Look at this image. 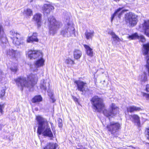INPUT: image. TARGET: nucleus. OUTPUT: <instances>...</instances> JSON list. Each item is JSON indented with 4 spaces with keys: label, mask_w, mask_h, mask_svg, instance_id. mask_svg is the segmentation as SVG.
<instances>
[{
    "label": "nucleus",
    "mask_w": 149,
    "mask_h": 149,
    "mask_svg": "<svg viewBox=\"0 0 149 149\" xmlns=\"http://www.w3.org/2000/svg\"><path fill=\"white\" fill-rule=\"evenodd\" d=\"M27 79L26 77H20L15 79L16 84L20 88L22 91L24 89L27 88L30 89L33 87L36 83L38 77L36 74L31 73L27 75Z\"/></svg>",
    "instance_id": "1"
},
{
    "label": "nucleus",
    "mask_w": 149,
    "mask_h": 149,
    "mask_svg": "<svg viewBox=\"0 0 149 149\" xmlns=\"http://www.w3.org/2000/svg\"><path fill=\"white\" fill-rule=\"evenodd\" d=\"M38 122L37 133L39 135L42 134L44 136H48L51 139L53 138V135L47 120L40 116L36 117Z\"/></svg>",
    "instance_id": "2"
},
{
    "label": "nucleus",
    "mask_w": 149,
    "mask_h": 149,
    "mask_svg": "<svg viewBox=\"0 0 149 149\" xmlns=\"http://www.w3.org/2000/svg\"><path fill=\"white\" fill-rule=\"evenodd\" d=\"M47 22L49 33L53 36L56 33L58 29L62 25L61 22L57 21L52 16H50L48 18Z\"/></svg>",
    "instance_id": "3"
},
{
    "label": "nucleus",
    "mask_w": 149,
    "mask_h": 149,
    "mask_svg": "<svg viewBox=\"0 0 149 149\" xmlns=\"http://www.w3.org/2000/svg\"><path fill=\"white\" fill-rule=\"evenodd\" d=\"M93 109L95 112H101L104 107L103 100L97 96L93 97L91 100Z\"/></svg>",
    "instance_id": "4"
},
{
    "label": "nucleus",
    "mask_w": 149,
    "mask_h": 149,
    "mask_svg": "<svg viewBox=\"0 0 149 149\" xmlns=\"http://www.w3.org/2000/svg\"><path fill=\"white\" fill-rule=\"evenodd\" d=\"M61 34L63 36L69 37L75 36V30L73 24L68 23L61 31Z\"/></svg>",
    "instance_id": "5"
},
{
    "label": "nucleus",
    "mask_w": 149,
    "mask_h": 149,
    "mask_svg": "<svg viewBox=\"0 0 149 149\" xmlns=\"http://www.w3.org/2000/svg\"><path fill=\"white\" fill-rule=\"evenodd\" d=\"M110 109L108 110L104 109L103 111V114L109 119L113 117L118 113L119 109L118 107L114 103H112L110 105Z\"/></svg>",
    "instance_id": "6"
},
{
    "label": "nucleus",
    "mask_w": 149,
    "mask_h": 149,
    "mask_svg": "<svg viewBox=\"0 0 149 149\" xmlns=\"http://www.w3.org/2000/svg\"><path fill=\"white\" fill-rule=\"evenodd\" d=\"M137 16L134 13L129 12L125 15V20L127 24H129L131 26H134L137 24Z\"/></svg>",
    "instance_id": "7"
},
{
    "label": "nucleus",
    "mask_w": 149,
    "mask_h": 149,
    "mask_svg": "<svg viewBox=\"0 0 149 149\" xmlns=\"http://www.w3.org/2000/svg\"><path fill=\"white\" fill-rule=\"evenodd\" d=\"M10 34L13 36L11 38L14 45H19L23 43L22 38L21 37L19 33L13 30H12L10 32Z\"/></svg>",
    "instance_id": "8"
},
{
    "label": "nucleus",
    "mask_w": 149,
    "mask_h": 149,
    "mask_svg": "<svg viewBox=\"0 0 149 149\" xmlns=\"http://www.w3.org/2000/svg\"><path fill=\"white\" fill-rule=\"evenodd\" d=\"M120 125L118 123L111 122L107 125V128L111 134L114 135L120 129Z\"/></svg>",
    "instance_id": "9"
},
{
    "label": "nucleus",
    "mask_w": 149,
    "mask_h": 149,
    "mask_svg": "<svg viewBox=\"0 0 149 149\" xmlns=\"http://www.w3.org/2000/svg\"><path fill=\"white\" fill-rule=\"evenodd\" d=\"M42 57H39L38 58L39 59L36 61L34 64L30 65V69L31 71L37 72L38 70V68L44 65L45 60Z\"/></svg>",
    "instance_id": "10"
},
{
    "label": "nucleus",
    "mask_w": 149,
    "mask_h": 149,
    "mask_svg": "<svg viewBox=\"0 0 149 149\" xmlns=\"http://www.w3.org/2000/svg\"><path fill=\"white\" fill-rule=\"evenodd\" d=\"M6 54L7 57L9 58H16L20 56V53L17 50L12 48L7 49Z\"/></svg>",
    "instance_id": "11"
},
{
    "label": "nucleus",
    "mask_w": 149,
    "mask_h": 149,
    "mask_svg": "<svg viewBox=\"0 0 149 149\" xmlns=\"http://www.w3.org/2000/svg\"><path fill=\"white\" fill-rule=\"evenodd\" d=\"M28 56L30 59L38 58L42 57V54L40 52L36 50H29L28 53Z\"/></svg>",
    "instance_id": "12"
},
{
    "label": "nucleus",
    "mask_w": 149,
    "mask_h": 149,
    "mask_svg": "<svg viewBox=\"0 0 149 149\" xmlns=\"http://www.w3.org/2000/svg\"><path fill=\"white\" fill-rule=\"evenodd\" d=\"M74 83L77 85V88L79 91L84 92L88 90L86 83L78 81H75Z\"/></svg>",
    "instance_id": "13"
},
{
    "label": "nucleus",
    "mask_w": 149,
    "mask_h": 149,
    "mask_svg": "<svg viewBox=\"0 0 149 149\" xmlns=\"http://www.w3.org/2000/svg\"><path fill=\"white\" fill-rule=\"evenodd\" d=\"M127 38L130 40L138 39L143 42H144L145 41V39L143 36H139L137 33H134L131 35L129 36Z\"/></svg>",
    "instance_id": "14"
},
{
    "label": "nucleus",
    "mask_w": 149,
    "mask_h": 149,
    "mask_svg": "<svg viewBox=\"0 0 149 149\" xmlns=\"http://www.w3.org/2000/svg\"><path fill=\"white\" fill-rule=\"evenodd\" d=\"M54 9V7L50 4H44L42 7V10L45 14L49 13Z\"/></svg>",
    "instance_id": "15"
},
{
    "label": "nucleus",
    "mask_w": 149,
    "mask_h": 149,
    "mask_svg": "<svg viewBox=\"0 0 149 149\" xmlns=\"http://www.w3.org/2000/svg\"><path fill=\"white\" fill-rule=\"evenodd\" d=\"M0 40L3 43L6 42L7 39L2 25L0 24Z\"/></svg>",
    "instance_id": "16"
},
{
    "label": "nucleus",
    "mask_w": 149,
    "mask_h": 149,
    "mask_svg": "<svg viewBox=\"0 0 149 149\" xmlns=\"http://www.w3.org/2000/svg\"><path fill=\"white\" fill-rule=\"evenodd\" d=\"M130 120L134 123H136L137 125L139 127L140 126V118L137 115L134 114L130 115Z\"/></svg>",
    "instance_id": "17"
},
{
    "label": "nucleus",
    "mask_w": 149,
    "mask_h": 149,
    "mask_svg": "<svg viewBox=\"0 0 149 149\" xmlns=\"http://www.w3.org/2000/svg\"><path fill=\"white\" fill-rule=\"evenodd\" d=\"M41 15L39 13L36 14L33 16V20L37 24L38 27L41 26Z\"/></svg>",
    "instance_id": "18"
},
{
    "label": "nucleus",
    "mask_w": 149,
    "mask_h": 149,
    "mask_svg": "<svg viewBox=\"0 0 149 149\" xmlns=\"http://www.w3.org/2000/svg\"><path fill=\"white\" fill-rule=\"evenodd\" d=\"M143 28L145 31V34L149 37V20L144 21Z\"/></svg>",
    "instance_id": "19"
},
{
    "label": "nucleus",
    "mask_w": 149,
    "mask_h": 149,
    "mask_svg": "<svg viewBox=\"0 0 149 149\" xmlns=\"http://www.w3.org/2000/svg\"><path fill=\"white\" fill-rule=\"evenodd\" d=\"M122 9V8H119L114 12V13L113 15L111 17V22H112L115 17L117 15H118V18H120L121 15L123 14L124 11L123 10H121Z\"/></svg>",
    "instance_id": "20"
},
{
    "label": "nucleus",
    "mask_w": 149,
    "mask_h": 149,
    "mask_svg": "<svg viewBox=\"0 0 149 149\" xmlns=\"http://www.w3.org/2000/svg\"><path fill=\"white\" fill-rule=\"evenodd\" d=\"M37 33H33V35L31 36L28 37L27 42H32L34 41L37 42L38 40L37 38Z\"/></svg>",
    "instance_id": "21"
},
{
    "label": "nucleus",
    "mask_w": 149,
    "mask_h": 149,
    "mask_svg": "<svg viewBox=\"0 0 149 149\" xmlns=\"http://www.w3.org/2000/svg\"><path fill=\"white\" fill-rule=\"evenodd\" d=\"M127 110L128 112H132L134 111H139L141 110V108L132 106H130L127 108Z\"/></svg>",
    "instance_id": "22"
},
{
    "label": "nucleus",
    "mask_w": 149,
    "mask_h": 149,
    "mask_svg": "<svg viewBox=\"0 0 149 149\" xmlns=\"http://www.w3.org/2000/svg\"><path fill=\"white\" fill-rule=\"evenodd\" d=\"M109 33L111 36V38L113 39V41L117 43L122 41L119 37L113 32L111 31L109 32Z\"/></svg>",
    "instance_id": "23"
},
{
    "label": "nucleus",
    "mask_w": 149,
    "mask_h": 149,
    "mask_svg": "<svg viewBox=\"0 0 149 149\" xmlns=\"http://www.w3.org/2000/svg\"><path fill=\"white\" fill-rule=\"evenodd\" d=\"M82 54V52L80 50L75 49L74 51V57L76 59H79L81 56Z\"/></svg>",
    "instance_id": "24"
},
{
    "label": "nucleus",
    "mask_w": 149,
    "mask_h": 149,
    "mask_svg": "<svg viewBox=\"0 0 149 149\" xmlns=\"http://www.w3.org/2000/svg\"><path fill=\"white\" fill-rule=\"evenodd\" d=\"M94 33L93 30L86 31L85 34L86 38L88 40L91 39L93 36Z\"/></svg>",
    "instance_id": "25"
},
{
    "label": "nucleus",
    "mask_w": 149,
    "mask_h": 149,
    "mask_svg": "<svg viewBox=\"0 0 149 149\" xmlns=\"http://www.w3.org/2000/svg\"><path fill=\"white\" fill-rule=\"evenodd\" d=\"M84 46L86 49L87 54L90 56H93L92 49L86 45H84Z\"/></svg>",
    "instance_id": "26"
},
{
    "label": "nucleus",
    "mask_w": 149,
    "mask_h": 149,
    "mask_svg": "<svg viewBox=\"0 0 149 149\" xmlns=\"http://www.w3.org/2000/svg\"><path fill=\"white\" fill-rule=\"evenodd\" d=\"M49 85V84L46 83L45 80L42 79L41 80L40 83V88L42 90L45 91L47 89V86Z\"/></svg>",
    "instance_id": "27"
},
{
    "label": "nucleus",
    "mask_w": 149,
    "mask_h": 149,
    "mask_svg": "<svg viewBox=\"0 0 149 149\" xmlns=\"http://www.w3.org/2000/svg\"><path fill=\"white\" fill-rule=\"evenodd\" d=\"M139 80L142 82H145L147 81V75L145 72H143L142 75L139 76Z\"/></svg>",
    "instance_id": "28"
},
{
    "label": "nucleus",
    "mask_w": 149,
    "mask_h": 149,
    "mask_svg": "<svg viewBox=\"0 0 149 149\" xmlns=\"http://www.w3.org/2000/svg\"><path fill=\"white\" fill-rule=\"evenodd\" d=\"M56 147V144L53 143H47L44 149H55Z\"/></svg>",
    "instance_id": "29"
},
{
    "label": "nucleus",
    "mask_w": 149,
    "mask_h": 149,
    "mask_svg": "<svg viewBox=\"0 0 149 149\" xmlns=\"http://www.w3.org/2000/svg\"><path fill=\"white\" fill-rule=\"evenodd\" d=\"M42 100V98L40 95H37L35 96L32 100L33 103H35L41 101Z\"/></svg>",
    "instance_id": "30"
},
{
    "label": "nucleus",
    "mask_w": 149,
    "mask_h": 149,
    "mask_svg": "<svg viewBox=\"0 0 149 149\" xmlns=\"http://www.w3.org/2000/svg\"><path fill=\"white\" fill-rule=\"evenodd\" d=\"M10 69L12 72H16L18 70L17 64L16 63H13Z\"/></svg>",
    "instance_id": "31"
},
{
    "label": "nucleus",
    "mask_w": 149,
    "mask_h": 149,
    "mask_svg": "<svg viewBox=\"0 0 149 149\" xmlns=\"http://www.w3.org/2000/svg\"><path fill=\"white\" fill-rule=\"evenodd\" d=\"M24 13L27 16H31L33 14L32 11L29 8H28L25 10Z\"/></svg>",
    "instance_id": "32"
},
{
    "label": "nucleus",
    "mask_w": 149,
    "mask_h": 149,
    "mask_svg": "<svg viewBox=\"0 0 149 149\" xmlns=\"http://www.w3.org/2000/svg\"><path fill=\"white\" fill-rule=\"evenodd\" d=\"M65 62L66 64L72 65L74 64V61L70 58H68L65 60Z\"/></svg>",
    "instance_id": "33"
},
{
    "label": "nucleus",
    "mask_w": 149,
    "mask_h": 149,
    "mask_svg": "<svg viewBox=\"0 0 149 149\" xmlns=\"http://www.w3.org/2000/svg\"><path fill=\"white\" fill-rule=\"evenodd\" d=\"M5 93V91L3 88L0 89V99H2V97L4 95Z\"/></svg>",
    "instance_id": "34"
},
{
    "label": "nucleus",
    "mask_w": 149,
    "mask_h": 149,
    "mask_svg": "<svg viewBox=\"0 0 149 149\" xmlns=\"http://www.w3.org/2000/svg\"><path fill=\"white\" fill-rule=\"evenodd\" d=\"M49 96L50 97V98L52 100L53 102L55 101V100L54 99L53 96V93L51 92L48 91Z\"/></svg>",
    "instance_id": "35"
},
{
    "label": "nucleus",
    "mask_w": 149,
    "mask_h": 149,
    "mask_svg": "<svg viewBox=\"0 0 149 149\" xmlns=\"http://www.w3.org/2000/svg\"><path fill=\"white\" fill-rule=\"evenodd\" d=\"M58 126L60 128H61L63 126L62 120L60 118H59L58 119Z\"/></svg>",
    "instance_id": "36"
},
{
    "label": "nucleus",
    "mask_w": 149,
    "mask_h": 149,
    "mask_svg": "<svg viewBox=\"0 0 149 149\" xmlns=\"http://www.w3.org/2000/svg\"><path fill=\"white\" fill-rule=\"evenodd\" d=\"M4 107V104H0V112L2 114L3 113V109Z\"/></svg>",
    "instance_id": "37"
},
{
    "label": "nucleus",
    "mask_w": 149,
    "mask_h": 149,
    "mask_svg": "<svg viewBox=\"0 0 149 149\" xmlns=\"http://www.w3.org/2000/svg\"><path fill=\"white\" fill-rule=\"evenodd\" d=\"M4 74L2 71L0 69V81L4 77Z\"/></svg>",
    "instance_id": "38"
},
{
    "label": "nucleus",
    "mask_w": 149,
    "mask_h": 149,
    "mask_svg": "<svg viewBox=\"0 0 149 149\" xmlns=\"http://www.w3.org/2000/svg\"><path fill=\"white\" fill-rule=\"evenodd\" d=\"M143 95L145 97L147 100L149 101V94L143 93Z\"/></svg>",
    "instance_id": "39"
},
{
    "label": "nucleus",
    "mask_w": 149,
    "mask_h": 149,
    "mask_svg": "<svg viewBox=\"0 0 149 149\" xmlns=\"http://www.w3.org/2000/svg\"><path fill=\"white\" fill-rule=\"evenodd\" d=\"M146 134L148 135L147 139L149 140V128L146 129Z\"/></svg>",
    "instance_id": "40"
},
{
    "label": "nucleus",
    "mask_w": 149,
    "mask_h": 149,
    "mask_svg": "<svg viewBox=\"0 0 149 149\" xmlns=\"http://www.w3.org/2000/svg\"><path fill=\"white\" fill-rule=\"evenodd\" d=\"M145 91L148 92H149V84L146 85Z\"/></svg>",
    "instance_id": "41"
},
{
    "label": "nucleus",
    "mask_w": 149,
    "mask_h": 149,
    "mask_svg": "<svg viewBox=\"0 0 149 149\" xmlns=\"http://www.w3.org/2000/svg\"><path fill=\"white\" fill-rule=\"evenodd\" d=\"M73 98L75 102H77L78 101L77 99L75 97H73Z\"/></svg>",
    "instance_id": "42"
},
{
    "label": "nucleus",
    "mask_w": 149,
    "mask_h": 149,
    "mask_svg": "<svg viewBox=\"0 0 149 149\" xmlns=\"http://www.w3.org/2000/svg\"><path fill=\"white\" fill-rule=\"evenodd\" d=\"M3 126V125L0 124V129H1Z\"/></svg>",
    "instance_id": "43"
},
{
    "label": "nucleus",
    "mask_w": 149,
    "mask_h": 149,
    "mask_svg": "<svg viewBox=\"0 0 149 149\" xmlns=\"http://www.w3.org/2000/svg\"><path fill=\"white\" fill-rule=\"evenodd\" d=\"M33 0H29V1H30V2H31L33 1Z\"/></svg>",
    "instance_id": "44"
},
{
    "label": "nucleus",
    "mask_w": 149,
    "mask_h": 149,
    "mask_svg": "<svg viewBox=\"0 0 149 149\" xmlns=\"http://www.w3.org/2000/svg\"><path fill=\"white\" fill-rule=\"evenodd\" d=\"M120 0H114V1L117 2L118 1Z\"/></svg>",
    "instance_id": "45"
},
{
    "label": "nucleus",
    "mask_w": 149,
    "mask_h": 149,
    "mask_svg": "<svg viewBox=\"0 0 149 149\" xmlns=\"http://www.w3.org/2000/svg\"><path fill=\"white\" fill-rule=\"evenodd\" d=\"M51 123V125L52 126V125H53V124L52 123Z\"/></svg>",
    "instance_id": "46"
},
{
    "label": "nucleus",
    "mask_w": 149,
    "mask_h": 149,
    "mask_svg": "<svg viewBox=\"0 0 149 149\" xmlns=\"http://www.w3.org/2000/svg\"><path fill=\"white\" fill-rule=\"evenodd\" d=\"M68 19H69V17L68 18V19H67V21L68 22Z\"/></svg>",
    "instance_id": "47"
}]
</instances>
